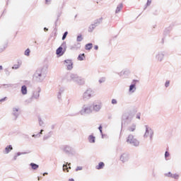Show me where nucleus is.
<instances>
[{
    "label": "nucleus",
    "mask_w": 181,
    "mask_h": 181,
    "mask_svg": "<svg viewBox=\"0 0 181 181\" xmlns=\"http://www.w3.org/2000/svg\"><path fill=\"white\" fill-rule=\"evenodd\" d=\"M127 143L131 144L132 145H134V146H138V145H139V141H138L136 139L134 138V135L132 134L128 136Z\"/></svg>",
    "instance_id": "f257e3e1"
},
{
    "label": "nucleus",
    "mask_w": 181,
    "mask_h": 181,
    "mask_svg": "<svg viewBox=\"0 0 181 181\" xmlns=\"http://www.w3.org/2000/svg\"><path fill=\"white\" fill-rule=\"evenodd\" d=\"M145 138H148L149 136L150 138H152L153 136V131L151 129V128L146 127V133L144 134Z\"/></svg>",
    "instance_id": "f03ea898"
},
{
    "label": "nucleus",
    "mask_w": 181,
    "mask_h": 181,
    "mask_svg": "<svg viewBox=\"0 0 181 181\" xmlns=\"http://www.w3.org/2000/svg\"><path fill=\"white\" fill-rule=\"evenodd\" d=\"M93 94H94V93L91 90V89H88L83 93V98L85 100H88V98H91Z\"/></svg>",
    "instance_id": "7ed1b4c3"
},
{
    "label": "nucleus",
    "mask_w": 181,
    "mask_h": 181,
    "mask_svg": "<svg viewBox=\"0 0 181 181\" xmlns=\"http://www.w3.org/2000/svg\"><path fill=\"white\" fill-rule=\"evenodd\" d=\"M56 54L57 56H63L64 54V51H63V45L59 47L57 50H56Z\"/></svg>",
    "instance_id": "20e7f679"
},
{
    "label": "nucleus",
    "mask_w": 181,
    "mask_h": 181,
    "mask_svg": "<svg viewBox=\"0 0 181 181\" xmlns=\"http://www.w3.org/2000/svg\"><path fill=\"white\" fill-rule=\"evenodd\" d=\"M64 63L66 64V66L69 70H71V69H73V63L71 62V60L70 59L65 60Z\"/></svg>",
    "instance_id": "39448f33"
},
{
    "label": "nucleus",
    "mask_w": 181,
    "mask_h": 181,
    "mask_svg": "<svg viewBox=\"0 0 181 181\" xmlns=\"http://www.w3.org/2000/svg\"><path fill=\"white\" fill-rule=\"evenodd\" d=\"M128 159H129L128 154H122L120 157V160H122V162H127Z\"/></svg>",
    "instance_id": "423d86ee"
},
{
    "label": "nucleus",
    "mask_w": 181,
    "mask_h": 181,
    "mask_svg": "<svg viewBox=\"0 0 181 181\" xmlns=\"http://www.w3.org/2000/svg\"><path fill=\"white\" fill-rule=\"evenodd\" d=\"M21 93L23 95H26V94H28V88L26 86H23L21 87Z\"/></svg>",
    "instance_id": "0eeeda50"
},
{
    "label": "nucleus",
    "mask_w": 181,
    "mask_h": 181,
    "mask_svg": "<svg viewBox=\"0 0 181 181\" xmlns=\"http://www.w3.org/2000/svg\"><path fill=\"white\" fill-rule=\"evenodd\" d=\"M123 6H124L122 5V4H119L116 8L115 13H119V12H121V9H122Z\"/></svg>",
    "instance_id": "6e6552de"
},
{
    "label": "nucleus",
    "mask_w": 181,
    "mask_h": 181,
    "mask_svg": "<svg viewBox=\"0 0 181 181\" xmlns=\"http://www.w3.org/2000/svg\"><path fill=\"white\" fill-rule=\"evenodd\" d=\"M135 129H136V126L135 124H132L128 128V131H129V132H134Z\"/></svg>",
    "instance_id": "1a4fd4ad"
},
{
    "label": "nucleus",
    "mask_w": 181,
    "mask_h": 181,
    "mask_svg": "<svg viewBox=\"0 0 181 181\" xmlns=\"http://www.w3.org/2000/svg\"><path fill=\"white\" fill-rule=\"evenodd\" d=\"M12 149H13V148H12V146H11V145L6 147L5 151H4V153H10L12 151Z\"/></svg>",
    "instance_id": "9d476101"
},
{
    "label": "nucleus",
    "mask_w": 181,
    "mask_h": 181,
    "mask_svg": "<svg viewBox=\"0 0 181 181\" xmlns=\"http://www.w3.org/2000/svg\"><path fill=\"white\" fill-rule=\"evenodd\" d=\"M168 176H170V177H173V179H179L178 174H172V173H169Z\"/></svg>",
    "instance_id": "9b49d317"
},
{
    "label": "nucleus",
    "mask_w": 181,
    "mask_h": 181,
    "mask_svg": "<svg viewBox=\"0 0 181 181\" xmlns=\"http://www.w3.org/2000/svg\"><path fill=\"white\" fill-rule=\"evenodd\" d=\"M105 164L103 162L99 163V164L96 166V169H98V170H100V169H103V168H104Z\"/></svg>",
    "instance_id": "f8f14e48"
},
{
    "label": "nucleus",
    "mask_w": 181,
    "mask_h": 181,
    "mask_svg": "<svg viewBox=\"0 0 181 181\" xmlns=\"http://www.w3.org/2000/svg\"><path fill=\"white\" fill-rule=\"evenodd\" d=\"M85 59H86V56L84 55V54H81L78 57V60H79L80 62L84 60Z\"/></svg>",
    "instance_id": "ddd939ff"
},
{
    "label": "nucleus",
    "mask_w": 181,
    "mask_h": 181,
    "mask_svg": "<svg viewBox=\"0 0 181 181\" xmlns=\"http://www.w3.org/2000/svg\"><path fill=\"white\" fill-rule=\"evenodd\" d=\"M30 166H31L32 169H33V170H36V169L39 168V165H37V164H35L33 163H30Z\"/></svg>",
    "instance_id": "4468645a"
},
{
    "label": "nucleus",
    "mask_w": 181,
    "mask_h": 181,
    "mask_svg": "<svg viewBox=\"0 0 181 181\" xmlns=\"http://www.w3.org/2000/svg\"><path fill=\"white\" fill-rule=\"evenodd\" d=\"M88 139L90 144H94V142H95V137L94 136H90Z\"/></svg>",
    "instance_id": "2eb2a0df"
},
{
    "label": "nucleus",
    "mask_w": 181,
    "mask_h": 181,
    "mask_svg": "<svg viewBox=\"0 0 181 181\" xmlns=\"http://www.w3.org/2000/svg\"><path fill=\"white\" fill-rule=\"evenodd\" d=\"M94 29H95V25H90L89 27H88V32H90V33H91V32H93V30H94Z\"/></svg>",
    "instance_id": "dca6fc26"
},
{
    "label": "nucleus",
    "mask_w": 181,
    "mask_h": 181,
    "mask_svg": "<svg viewBox=\"0 0 181 181\" xmlns=\"http://www.w3.org/2000/svg\"><path fill=\"white\" fill-rule=\"evenodd\" d=\"M93 49V44L89 43L86 45V50H91Z\"/></svg>",
    "instance_id": "f3484780"
},
{
    "label": "nucleus",
    "mask_w": 181,
    "mask_h": 181,
    "mask_svg": "<svg viewBox=\"0 0 181 181\" xmlns=\"http://www.w3.org/2000/svg\"><path fill=\"white\" fill-rule=\"evenodd\" d=\"M136 90V88H135V84L131 85L129 87V91L130 93H134Z\"/></svg>",
    "instance_id": "a211bd4d"
},
{
    "label": "nucleus",
    "mask_w": 181,
    "mask_h": 181,
    "mask_svg": "<svg viewBox=\"0 0 181 181\" xmlns=\"http://www.w3.org/2000/svg\"><path fill=\"white\" fill-rule=\"evenodd\" d=\"M69 169H71V168L68 167L67 165H64L63 166V170L64 172H69Z\"/></svg>",
    "instance_id": "6ab92c4d"
},
{
    "label": "nucleus",
    "mask_w": 181,
    "mask_h": 181,
    "mask_svg": "<svg viewBox=\"0 0 181 181\" xmlns=\"http://www.w3.org/2000/svg\"><path fill=\"white\" fill-rule=\"evenodd\" d=\"M21 64H22V63L18 62L17 64L13 65V69H19V67H21Z\"/></svg>",
    "instance_id": "aec40b11"
},
{
    "label": "nucleus",
    "mask_w": 181,
    "mask_h": 181,
    "mask_svg": "<svg viewBox=\"0 0 181 181\" xmlns=\"http://www.w3.org/2000/svg\"><path fill=\"white\" fill-rule=\"evenodd\" d=\"M93 108H94L95 111H100V110L101 109V105H96L94 106Z\"/></svg>",
    "instance_id": "412c9836"
},
{
    "label": "nucleus",
    "mask_w": 181,
    "mask_h": 181,
    "mask_svg": "<svg viewBox=\"0 0 181 181\" xmlns=\"http://www.w3.org/2000/svg\"><path fill=\"white\" fill-rule=\"evenodd\" d=\"M29 54H30V49H27L25 51V56H29Z\"/></svg>",
    "instance_id": "4be33fe9"
},
{
    "label": "nucleus",
    "mask_w": 181,
    "mask_h": 181,
    "mask_svg": "<svg viewBox=\"0 0 181 181\" xmlns=\"http://www.w3.org/2000/svg\"><path fill=\"white\" fill-rule=\"evenodd\" d=\"M67 35H69V33L65 32L63 37H62V40H64V39H66V37H67Z\"/></svg>",
    "instance_id": "5701e85b"
},
{
    "label": "nucleus",
    "mask_w": 181,
    "mask_h": 181,
    "mask_svg": "<svg viewBox=\"0 0 181 181\" xmlns=\"http://www.w3.org/2000/svg\"><path fill=\"white\" fill-rule=\"evenodd\" d=\"M158 60H162L163 59V54H158L157 56Z\"/></svg>",
    "instance_id": "b1692460"
},
{
    "label": "nucleus",
    "mask_w": 181,
    "mask_h": 181,
    "mask_svg": "<svg viewBox=\"0 0 181 181\" xmlns=\"http://www.w3.org/2000/svg\"><path fill=\"white\" fill-rule=\"evenodd\" d=\"M81 40H83V36L78 35V36L77 37V41H78V42H81Z\"/></svg>",
    "instance_id": "393cba45"
},
{
    "label": "nucleus",
    "mask_w": 181,
    "mask_h": 181,
    "mask_svg": "<svg viewBox=\"0 0 181 181\" xmlns=\"http://www.w3.org/2000/svg\"><path fill=\"white\" fill-rule=\"evenodd\" d=\"M170 156V154L169 153V152L168 151H165V158H169V156Z\"/></svg>",
    "instance_id": "a878e982"
},
{
    "label": "nucleus",
    "mask_w": 181,
    "mask_h": 181,
    "mask_svg": "<svg viewBox=\"0 0 181 181\" xmlns=\"http://www.w3.org/2000/svg\"><path fill=\"white\" fill-rule=\"evenodd\" d=\"M76 170V172H78V170H83V167H81V166L77 167Z\"/></svg>",
    "instance_id": "bb28decb"
},
{
    "label": "nucleus",
    "mask_w": 181,
    "mask_h": 181,
    "mask_svg": "<svg viewBox=\"0 0 181 181\" xmlns=\"http://www.w3.org/2000/svg\"><path fill=\"white\" fill-rule=\"evenodd\" d=\"M169 84H170V82L169 81L165 82V87H169Z\"/></svg>",
    "instance_id": "cd10ccee"
},
{
    "label": "nucleus",
    "mask_w": 181,
    "mask_h": 181,
    "mask_svg": "<svg viewBox=\"0 0 181 181\" xmlns=\"http://www.w3.org/2000/svg\"><path fill=\"white\" fill-rule=\"evenodd\" d=\"M112 104H117V100L112 99Z\"/></svg>",
    "instance_id": "c85d7f7f"
},
{
    "label": "nucleus",
    "mask_w": 181,
    "mask_h": 181,
    "mask_svg": "<svg viewBox=\"0 0 181 181\" xmlns=\"http://www.w3.org/2000/svg\"><path fill=\"white\" fill-rule=\"evenodd\" d=\"M99 131L103 133V127L100 126L99 127Z\"/></svg>",
    "instance_id": "c756f323"
},
{
    "label": "nucleus",
    "mask_w": 181,
    "mask_h": 181,
    "mask_svg": "<svg viewBox=\"0 0 181 181\" xmlns=\"http://www.w3.org/2000/svg\"><path fill=\"white\" fill-rule=\"evenodd\" d=\"M87 111V109H83L81 110V114H83V112H86Z\"/></svg>",
    "instance_id": "7c9ffc66"
},
{
    "label": "nucleus",
    "mask_w": 181,
    "mask_h": 181,
    "mask_svg": "<svg viewBox=\"0 0 181 181\" xmlns=\"http://www.w3.org/2000/svg\"><path fill=\"white\" fill-rule=\"evenodd\" d=\"M13 111H14V112H18V111H19V109H18V108H14V109H13Z\"/></svg>",
    "instance_id": "2f4dec72"
},
{
    "label": "nucleus",
    "mask_w": 181,
    "mask_h": 181,
    "mask_svg": "<svg viewBox=\"0 0 181 181\" xmlns=\"http://www.w3.org/2000/svg\"><path fill=\"white\" fill-rule=\"evenodd\" d=\"M94 49H95V50H98V47L97 45H95V46L94 47Z\"/></svg>",
    "instance_id": "473e14b6"
},
{
    "label": "nucleus",
    "mask_w": 181,
    "mask_h": 181,
    "mask_svg": "<svg viewBox=\"0 0 181 181\" xmlns=\"http://www.w3.org/2000/svg\"><path fill=\"white\" fill-rule=\"evenodd\" d=\"M68 181H74V179L71 178V179H69Z\"/></svg>",
    "instance_id": "72a5a7b5"
},
{
    "label": "nucleus",
    "mask_w": 181,
    "mask_h": 181,
    "mask_svg": "<svg viewBox=\"0 0 181 181\" xmlns=\"http://www.w3.org/2000/svg\"><path fill=\"white\" fill-rule=\"evenodd\" d=\"M147 5H151V2L149 1L147 2Z\"/></svg>",
    "instance_id": "f704fd0d"
},
{
    "label": "nucleus",
    "mask_w": 181,
    "mask_h": 181,
    "mask_svg": "<svg viewBox=\"0 0 181 181\" xmlns=\"http://www.w3.org/2000/svg\"><path fill=\"white\" fill-rule=\"evenodd\" d=\"M138 119H141V117L137 116Z\"/></svg>",
    "instance_id": "c9c22d12"
},
{
    "label": "nucleus",
    "mask_w": 181,
    "mask_h": 181,
    "mask_svg": "<svg viewBox=\"0 0 181 181\" xmlns=\"http://www.w3.org/2000/svg\"><path fill=\"white\" fill-rule=\"evenodd\" d=\"M44 30H49V29H47V28H45Z\"/></svg>",
    "instance_id": "e433bc0d"
},
{
    "label": "nucleus",
    "mask_w": 181,
    "mask_h": 181,
    "mask_svg": "<svg viewBox=\"0 0 181 181\" xmlns=\"http://www.w3.org/2000/svg\"><path fill=\"white\" fill-rule=\"evenodd\" d=\"M0 70H2V66H0Z\"/></svg>",
    "instance_id": "4c0bfd02"
},
{
    "label": "nucleus",
    "mask_w": 181,
    "mask_h": 181,
    "mask_svg": "<svg viewBox=\"0 0 181 181\" xmlns=\"http://www.w3.org/2000/svg\"><path fill=\"white\" fill-rule=\"evenodd\" d=\"M42 132H43V130H41L40 134H42Z\"/></svg>",
    "instance_id": "58836bf2"
},
{
    "label": "nucleus",
    "mask_w": 181,
    "mask_h": 181,
    "mask_svg": "<svg viewBox=\"0 0 181 181\" xmlns=\"http://www.w3.org/2000/svg\"><path fill=\"white\" fill-rule=\"evenodd\" d=\"M37 97H39V93H37Z\"/></svg>",
    "instance_id": "ea45409f"
},
{
    "label": "nucleus",
    "mask_w": 181,
    "mask_h": 181,
    "mask_svg": "<svg viewBox=\"0 0 181 181\" xmlns=\"http://www.w3.org/2000/svg\"><path fill=\"white\" fill-rule=\"evenodd\" d=\"M48 1H49V0H46V2L47 3V2H48Z\"/></svg>",
    "instance_id": "a19ab883"
},
{
    "label": "nucleus",
    "mask_w": 181,
    "mask_h": 181,
    "mask_svg": "<svg viewBox=\"0 0 181 181\" xmlns=\"http://www.w3.org/2000/svg\"><path fill=\"white\" fill-rule=\"evenodd\" d=\"M134 81V83H135L136 81Z\"/></svg>",
    "instance_id": "79ce46f5"
},
{
    "label": "nucleus",
    "mask_w": 181,
    "mask_h": 181,
    "mask_svg": "<svg viewBox=\"0 0 181 181\" xmlns=\"http://www.w3.org/2000/svg\"><path fill=\"white\" fill-rule=\"evenodd\" d=\"M45 175H47V173H45Z\"/></svg>",
    "instance_id": "37998d69"
},
{
    "label": "nucleus",
    "mask_w": 181,
    "mask_h": 181,
    "mask_svg": "<svg viewBox=\"0 0 181 181\" xmlns=\"http://www.w3.org/2000/svg\"><path fill=\"white\" fill-rule=\"evenodd\" d=\"M45 174L44 173V174H43V176H45Z\"/></svg>",
    "instance_id": "c03bdc74"
},
{
    "label": "nucleus",
    "mask_w": 181,
    "mask_h": 181,
    "mask_svg": "<svg viewBox=\"0 0 181 181\" xmlns=\"http://www.w3.org/2000/svg\"><path fill=\"white\" fill-rule=\"evenodd\" d=\"M38 180H40V178L38 177Z\"/></svg>",
    "instance_id": "a18cd8bd"
}]
</instances>
